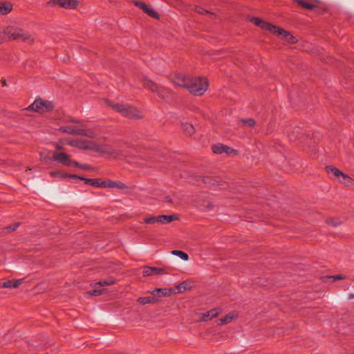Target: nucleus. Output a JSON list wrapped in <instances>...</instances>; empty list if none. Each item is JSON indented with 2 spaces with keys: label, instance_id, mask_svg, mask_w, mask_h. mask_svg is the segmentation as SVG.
Here are the masks:
<instances>
[{
  "label": "nucleus",
  "instance_id": "f257e3e1",
  "mask_svg": "<svg viewBox=\"0 0 354 354\" xmlns=\"http://www.w3.org/2000/svg\"><path fill=\"white\" fill-rule=\"evenodd\" d=\"M173 83L177 86L187 88L194 95H202L207 89L208 82L205 77H191L178 73L172 79Z\"/></svg>",
  "mask_w": 354,
  "mask_h": 354
},
{
  "label": "nucleus",
  "instance_id": "f03ea898",
  "mask_svg": "<svg viewBox=\"0 0 354 354\" xmlns=\"http://www.w3.org/2000/svg\"><path fill=\"white\" fill-rule=\"evenodd\" d=\"M6 27V39L16 41H21L28 44L33 42L32 37L15 26H7Z\"/></svg>",
  "mask_w": 354,
  "mask_h": 354
},
{
  "label": "nucleus",
  "instance_id": "7ed1b4c3",
  "mask_svg": "<svg viewBox=\"0 0 354 354\" xmlns=\"http://www.w3.org/2000/svg\"><path fill=\"white\" fill-rule=\"evenodd\" d=\"M107 104L124 117L132 119H138L142 117L140 111L133 106L120 104H114L109 100L107 101Z\"/></svg>",
  "mask_w": 354,
  "mask_h": 354
},
{
  "label": "nucleus",
  "instance_id": "20e7f679",
  "mask_svg": "<svg viewBox=\"0 0 354 354\" xmlns=\"http://www.w3.org/2000/svg\"><path fill=\"white\" fill-rule=\"evenodd\" d=\"M59 131L71 135H77L88 138L95 137V133L91 129H81L72 125L61 127Z\"/></svg>",
  "mask_w": 354,
  "mask_h": 354
},
{
  "label": "nucleus",
  "instance_id": "39448f33",
  "mask_svg": "<svg viewBox=\"0 0 354 354\" xmlns=\"http://www.w3.org/2000/svg\"><path fill=\"white\" fill-rule=\"evenodd\" d=\"M53 108L54 104L51 101H45L41 99H37L28 106V109L43 113L52 111Z\"/></svg>",
  "mask_w": 354,
  "mask_h": 354
},
{
  "label": "nucleus",
  "instance_id": "423d86ee",
  "mask_svg": "<svg viewBox=\"0 0 354 354\" xmlns=\"http://www.w3.org/2000/svg\"><path fill=\"white\" fill-rule=\"evenodd\" d=\"M143 85L145 88H149L152 92L156 93L159 95V97L162 98H165L166 97H167L169 93L167 88L159 86L158 85L156 84L155 83H153L148 79H145L143 80Z\"/></svg>",
  "mask_w": 354,
  "mask_h": 354
},
{
  "label": "nucleus",
  "instance_id": "0eeeda50",
  "mask_svg": "<svg viewBox=\"0 0 354 354\" xmlns=\"http://www.w3.org/2000/svg\"><path fill=\"white\" fill-rule=\"evenodd\" d=\"M78 3L77 0H50L48 2L49 6H56L66 8V9H73Z\"/></svg>",
  "mask_w": 354,
  "mask_h": 354
},
{
  "label": "nucleus",
  "instance_id": "6e6552de",
  "mask_svg": "<svg viewBox=\"0 0 354 354\" xmlns=\"http://www.w3.org/2000/svg\"><path fill=\"white\" fill-rule=\"evenodd\" d=\"M212 151L214 153L221 154L225 153L227 156H230L233 153H236V151L227 145L223 144H216L212 146Z\"/></svg>",
  "mask_w": 354,
  "mask_h": 354
},
{
  "label": "nucleus",
  "instance_id": "1a4fd4ad",
  "mask_svg": "<svg viewBox=\"0 0 354 354\" xmlns=\"http://www.w3.org/2000/svg\"><path fill=\"white\" fill-rule=\"evenodd\" d=\"M250 21L253 22L256 26H259L263 30H269L271 32H275L277 30V26L269 23L265 22L257 17L251 18Z\"/></svg>",
  "mask_w": 354,
  "mask_h": 354
},
{
  "label": "nucleus",
  "instance_id": "9d476101",
  "mask_svg": "<svg viewBox=\"0 0 354 354\" xmlns=\"http://www.w3.org/2000/svg\"><path fill=\"white\" fill-rule=\"evenodd\" d=\"M273 33L280 35L283 39L290 44H295L297 42V39L289 32L283 30V28L277 27V30Z\"/></svg>",
  "mask_w": 354,
  "mask_h": 354
},
{
  "label": "nucleus",
  "instance_id": "9b49d317",
  "mask_svg": "<svg viewBox=\"0 0 354 354\" xmlns=\"http://www.w3.org/2000/svg\"><path fill=\"white\" fill-rule=\"evenodd\" d=\"M54 160H57L59 162L66 166H71L73 160L70 159V156L64 153H55L53 155Z\"/></svg>",
  "mask_w": 354,
  "mask_h": 354
},
{
  "label": "nucleus",
  "instance_id": "f8f14e48",
  "mask_svg": "<svg viewBox=\"0 0 354 354\" xmlns=\"http://www.w3.org/2000/svg\"><path fill=\"white\" fill-rule=\"evenodd\" d=\"M143 276L148 277L153 274H166V272L163 268H158L156 267H148L145 266L143 268L142 271Z\"/></svg>",
  "mask_w": 354,
  "mask_h": 354
},
{
  "label": "nucleus",
  "instance_id": "ddd939ff",
  "mask_svg": "<svg viewBox=\"0 0 354 354\" xmlns=\"http://www.w3.org/2000/svg\"><path fill=\"white\" fill-rule=\"evenodd\" d=\"M68 145L72 147H76L81 149H92V142L87 140H71Z\"/></svg>",
  "mask_w": 354,
  "mask_h": 354
},
{
  "label": "nucleus",
  "instance_id": "4468645a",
  "mask_svg": "<svg viewBox=\"0 0 354 354\" xmlns=\"http://www.w3.org/2000/svg\"><path fill=\"white\" fill-rule=\"evenodd\" d=\"M101 185L102 187L118 188L120 189H123L127 187L126 185L124 183H119L111 180L102 182Z\"/></svg>",
  "mask_w": 354,
  "mask_h": 354
},
{
  "label": "nucleus",
  "instance_id": "2eb2a0df",
  "mask_svg": "<svg viewBox=\"0 0 354 354\" xmlns=\"http://www.w3.org/2000/svg\"><path fill=\"white\" fill-rule=\"evenodd\" d=\"M93 149L95 151H97V152H100V153H108V154H111V155H113V154H115L117 156H118L120 154V153L118 151H117L116 150H115L114 149L111 148V147H109V146H95Z\"/></svg>",
  "mask_w": 354,
  "mask_h": 354
},
{
  "label": "nucleus",
  "instance_id": "dca6fc26",
  "mask_svg": "<svg viewBox=\"0 0 354 354\" xmlns=\"http://www.w3.org/2000/svg\"><path fill=\"white\" fill-rule=\"evenodd\" d=\"M23 281V279H18L15 281H7L0 283V288H17Z\"/></svg>",
  "mask_w": 354,
  "mask_h": 354
},
{
  "label": "nucleus",
  "instance_id": "f3484780",
  "mask_svg": "<svg viewBox=\"0 0 354 354\" xmlns=\"http://www.w3.org/2000/svg\"><path fill=\"white\" fill-rule=\"evenodd\" d=\"M219 310L218 309H212L207 313H204L202 314L201 321L206 322L207 320L212 319L214 317H216L219 314Z\"/></svg>",
  "mask_w": 354,
  "mask_h": 354
},
{
  "label": "nucleus",
  "instance_id": "a211bd4d",
  "mask_svg": "<svg viewBox=\"0 0 354 354\" xmlns=\"http://www.w3.org/2000/svg\"><path fill=\"white\" fill-rule=\"evenodd\" d=\"M50 175L52 176V177H55V178H79L78 176H76V175H69V174H64V173H62L59 171H50Z\"/></svg>",
  "mask_w": 354,
  "mask_h": 354
},
{
  "label": "nucleus",
  "instance_id": "6ab92c4d",
  "mask_svg": "<svg viewBox=\"0 0 354 354\" xmlns=\"http://www.w3.org/2000/svg\"><path fill=\"white\" fill-rule=\"evenodd\" d=\"M176 219L177 218L174 215H160L158 216V223H169Z\"/></svg>",
  "mask_w": 354,
  "mask_h": 354
},
{
  "label": "nucleus",
  "instance_id": "aec40b11",
  "mask_svg": "<svg viewBox=\"0 0 354 354\" xmlns=\"http://www.w3.org/2000/svg\"><path fill=\"white\" fill-rule=\"evenodd\" d=\"M150 292L157 299L159 297L168 295L167 290L166 288H156L150 291Z\"/></svg>",
  "mask_w": 354,
  "mask_h": 354
},
{
  "label": "nucleus",
  "instance_id": "412c9836",
  "mask_svg": "<svg viewBox=\"0 0 354 354\" xmlns=\"http://www.w3.org/2000/svg\"><path fill=\"white\" fill-rule=\"evenodd\" d=\"M157 301H158V299L156 298H155L153 295L151 297H140L138 299V301L142 305L147 304H154V303L157 302Z\"/></svg>",
  "mask_w": 354,
  "mask_h": 354
},
{
  "label": "nucleus",
  "instance_id": "4be33fe9",
  "mask_svg": "<svg viewBox=\"0 0 354 354\" xmlns=\"http://www.w3.org/2000/svg\"><path fill=\"white\" fill-rule=\"evenodd\" d=\"M12 9V4L9 3H1L0 2V14L6 15L10 12Z\"/></svg>",
  "mask_w": 354,
  "mask_h": 354
},
{
  "label": "nucleus",
  "instance_id": "5701e85b",
  "mask_svg": "<svg viewBox=\"0 0 354 354\" xmlns=\"http://www.w3.org/2000/svg\"><path fill=\"white\" fill-rule=\"evenodd\" d=\"M326 170L328 174L333 175L337 178H338L340 176H342V172L336 167L328 166L326 167Z\"/></svg>",
  "mask_w": 354,
  "mask_h": 354
},
{
  "label": "nucleus",
  "instance_id": "b1692460",
  "mask_svg": "<svg viewBox=\"0 0 354 354\" xmlns=\"http://www.w3.org/2000/svg\"><path fill=\"white\" fill-rule=\"evenodd\" d=\"M78 179L82 180L85 181L86 185H91L95 187H102L101 185V183H100L97 179L92 178H84L83 177L79 176Z\"/></svg>",
  "mask_w": 354,
  "mask_h": 354
},
{
  "label": "nucleus",
  "instance_id": "393cba45",
  "mask_svg": "<svg viewBox=\"0 0 354 354\" xmlns=\"http://www.w3.org/2000/svg\"><path fill=\"white\" fill-rule=\"evenodd\" d=\"M299 6L308 10H313L316 7L315 5L310 3L308 0H295Z\"/></svg>",
  "mask_w": 354,
  "mask_h": 354
},
{
  "label": "nucleus",
  "instance_id": "a878e982",
  "mask_svg": "<svg viewBox=\"0 0 354 354\" xmlns=\"http://www.w3.org/2000/svg\"><path fill=\"white\" fill-rule=\"evenodd\" d=\"M236 317V314L229 313L225 317H224L223 318L220 319V322L218 324L223 325V324H228V323L231 322L233 319H234Z\"/></svg>",
  "mask_w": 354,
  "mask_h": 354
},
{
  "label": "nucleus",
  "instance_id": "bb28decb",
  "mask_svg": "<svg viewBox=\"0 0 354 354\" xmlns=\"http://www.w3.org/2000/svg\"><path fill=\"white\" fill-rule=\"evenodd\" d=\"M339 180L340 183L347 185V186H350L351 185H352V180L351 178L345 175L344 174L342 173V176H340L339 178H338Z\"/></svg>",
  "mask_w": 354,
  "mask_h": 354
},
{
  "label": "nucleus",
  "instance_id": "cd10ccee",
  "mask_svg": "<svg viewBox=\"0 0 354 354\" xmlns=\"http://www.w3.org/2000/svg\"><path fill=\"white\" fill-rule=\"evenodd\" d=\"M171 254L176 256L179 257L180 259H182L184 261H187L189 259V256L187 253L180 251V250H172Z\"/></svg>",
  "mask_w": 354,
  "mask_h": 354
},
{
  "label": "nucleus",
  "instance_id": "c85d7f7f",
  "mask_svg": "<svg viewBox=\"0 0 354 354\" xmlns=\"http://www.w3.org/2000/svg\"><path fill=\"white\" fill-rule=\"evenodd\" d=\"M183 131L188 135H192L194 131L193 125L189 123L183 124Z\"/></svg>",
  "mask_w": 354,
  "mask_h": 354
},
{
  "label": "nucleus",
  "instance_id": "c756f323",
  "mask_svg": "<svg viewBox=\"0 0 354 354\" xmlns=\"http://www.w3.org/2000/svg\"><path fill=\"white\" fill-rule=\"evenodd\" d=\"M115 283V280L113 278H109L107 279H103L98 282L100 286H111Z\"/></svg>",
  "mask_w": 354,
  "mask_h": 354
},
{
  "label": "nucleus",
  "instance_id": "7c9ffc66",
  "mask_svg": "<svg viewBox=\"0 0 354 354\" xmlns=\"http://www.w3.org/2000/svg\"><path fill=\"white\" fill-rule=\"evenodd\" d=\"M104 289L95 288L92 290L86 292V295L89 296L100 295L102 294Z\"/></svg>",
  "mask_w": 354,
  "mask_h": 354
},
{
  "label": "nucleus",
  "instance_id": "2f4dec72",
  "mask_svg": "<svg viewBox=\"0 0 354 354\" xmlns=\"http://www.w3.org/2000/svg\"><path fill=\"white\" fill-rule=\"evenodd\" d=\"M326 223L328 225H330L333 227H336V226L339 225L341 223V222L339 221H338L337 219H335L333 218H330L327 219Z\"/></svg>",
  "mask_w": 354,
  "mask_h": 354
},
{
  "label": "nucleus",
  "instance_id": "473e14b6",
  "mask_svg": "<svg viewBox=\"0 0 354 354\" xmlns=\"http://www.w3.org/2000/svg\"><path fill=\"white\" fill-rule=\"evenodd\" d=\"M242 123L246 126V127H253L254 124H255V121L254 120L252 119V118H248V119H245V120H241Z\"/></svg>",
  "mask_w": 354,
  "mask_h": 354
},
{
  "label": "nucleus",
  "instance_id": "72a5a7b5",
  "mask_svg": "<svg viewBox=\"0 0 354 354\" xmlns=\"http://www.w3.org/2000/svg\"><path fill=\"white\" fill-rule=\"evenodd\" d=\"M6 39V27H0V43L3 42Z\"/></svg>",
  "mask_w": 354,
  "mask_h": 354
},
{
  "label": "nucleus",
  "instance_id": "f704fd0d",
  "mask_svg": "<svg viewBox=\"0 0 354 354\" xmlns=\"http://www.w3.org/2000/svg\"><path fill=\"white\" fill-rule=\"evenodd\" d=\"M147 15H149L150 17H152L153 18H158V14L156 12L149 7L147 8V10L145 11Z\"/></svg>",
  "mask_w": 354,
  "mask_h": 354
},
{
  "label": "nucleus",
  "instance_id": "c9c22d12",
  "mask_svg": "<svg viewBox=\"0 0 354 354\" xmlns=\"http://www.w3.org/2000/svg\"><path fill=\"white\" fill-rule=\"evenodd\" d=\"M144 222L147 224L154 223L155 222H158V217L151 216L149 218H146L144 219Z\"/></svg>",
  "mask_w": 354,
  "mask_h": 354
},
{
  "label": "nucleus",
  "instance_id": "e433bc0d",
  "mask_svg": "<svg viewBox=\"0 0 354 354\" xmlns=\"http://www.w3.org/2000/svg\"><path fill=\"white\" fill-rule=\"evenodd\" d=\"M19 226V223H13L8 227H6L5 228V230H6V232H13L15 231Z\"/></svg>",
  "mask_w": 354,
  "mask_h": 354
},
{
  "label": "nucleus",
  "instance_id": "4c0bfd02",
  "mask_svg": "<svg viewBox=\"0 0 354 354\" xmlns=\"http://www.w3.org/2000/svg\"><path fill=\"white\" fill-rule=\"evenodd\" d=\"M134 4L136 6L141 8L144 12L148 8V6L144 2L142 1H135Z\"/></svg>",
  "mask_w": 354,
  "mask_h": 354
},
{
  "label": "nucleus",
  "instance_id": "58836bf2",
  "mask_svg": "<svg viewBox=\"0 0 354 354\" xmlns=\"http://www.w3.org/2000/svg\"><path fill=\"white\" fill-rule=\"evenodd\" d=\"M195 10L196 12H198V14H201V15L211 14L210 12H209L207 10H205L204 8H203L200 6L196 7Z\"/></svg>",
  "mask_w": 354,
  "mask_h": 354
},
{
  "label": "nucleus",
  "instance_id": "ea45409f",
  "mask_svg": "<svg viewBox=\"0 0 354 354\" xmlns=\"http://www.w3.org/2000/svg\"><path fill=\"white\" fill-rule=\"evenodd\" d=\"M201 208L203 210H210L212 209V205L209 202H205L201 205Z\"/></svg>",
  "mask_w": 354,
  "mask_h": 354
},
{
  "label": "nucleus",
  "instance_id": "a19ab883",
  "mask_svg": "<svg viewBox=\"0 0 354 354\" xmlns=\"http://www.w3.org/2000/svg\"><path fill=\"white\" fill-rule=\"evenodd\" d=\"M176 289L178 290V292H184L187 289L185 282L180 283L178 286H176Z\"/></svg>",
  "mask_w": 354,
  "mask_h": 354
},
{
  "label": "nucleus",
  "instance_id": "79ce46f5",
  "mask_svg": "<svg viewBox=\"0 0 354 354\" xmlns=\"http://www.w3.org/2000/svg\"><path fill=\"white\" fill-rule=\"evenodd\" d=\"M200 178L206 184H207V183H209V184L212 183L213 185H215V183H216V181L215 180H212V179H210L208 177H200Z\"/></svg>",
  "mask_w": 354,
  "mask_h": 354
},
{
  "label": "nucleus",
  "instance_id": "37998d69",
  "mask_svg": "<svg viewBox=\"0 0 354 354\" xmlns=\"http://www.w3.org/2000/svg\"><path fill=\"white\" fill-rule=\"evenodd\" d=\"M328 279H333V281L342 279L344 277L342 274H337L336 276L328 277Z\"/></svg>",
  "mask_w": 354,
  "mask_h": 354
},
{
  "label": "nucleus",
  "instance_id": "c03bdc74",
  "mask_svg": "<svg viewBox=\"0 0 354 354\" xmlns=\"http://www.w3.org/2000/svg\"><path fill=\"white\" fill-rule=\"evenodd\" d=\"M162 201L165 202V203H173L172 199H171V198L169 196H165L163 200H162Z\"/></svg>",
  "mask_w": 354,
  "mask_h": 354
},
{
  "label": "nucleus",
  "instance_id": "a18cd8bd",
  "mask_svg": "<svg viewBox=\"0 0 354 354\" xmlns=\"http://www.w3.org/2000/svg\"><path fill=\"white\" fill-rule=\"evenodd\" d=\"M74 165V166L77 167H83V166H82L80 165V163H79L77 162H75V161H73V165ZM84 168H85V167H84Z\"/></svg>",
  "mask_w": 354,
  "mask_h": 354
},
{
  "label": "nucleus",
  "instance_id": "49530a36",
  "mask_svg": "<svg viewBox=\"0 0 354 354\" xmlns=\"http://www.w3.org/2000/svg\"><path fill=\"white\" fill-rule=\"evenodd\" d=\"M295 133H292V135L288 134V136L290 137V139H292L293 137H297V135H294Z\"/></svg>",
  "mask_w": 354,
  "mask_h": 354
},
{
  "label": "nucleus",
  "instance_id": "de8ad7c7",
  "mask_svg": "<svg viewBox=\"0 0 354 354\" xmlns=\"http://www.w3.org/2000/svg\"><path fill=\"white\" fill-rule=\"evenodd\" d=\"M2 85H3V86H6V80H2Z\"/></svg>",
  "mask_w": 354,
  "mask_h": 354
},
{
  "label": "nucleus",
  "instance_id": "09e8293b",
  "mask_svg": "<svg viewBox=\"0 0 354 354\" xmlns=\"http://www.w3.org/2000/svg\"><path fill=\"white\" fill-rule=\"evenodd\" d=\"M72 122H75V123H78V124H82V123L80 122V121H79V120H72Z\"/></svg>",
  "mask_w": 354,
  "mask_h": 354
},
{
  "label": "nucleus",
  "instance_id": "8fccbe9b",
  "mask_svg": "<svg viewBox=\"0 0 354 354\" xmlns=\"http://www.w3.org/2000/svg\"><path fill=\"white\" fill-rule=\"evenodd\" d=\"M299 128H297V129H296V131H294V132H293V133H294L297 134V133H299Z\"/></svg>",
  "mask_w": 354,
  "mask_h": 354
},
{
  "label": "nucleus",
  "instance_id": "3c124183",
  "mask_svg": "<svg viewBox=\"0 0 354 354\" xmlns=\"http://www.w3.org/2000/svg\"><path fill=\"white\" fill-rule=\"evenodd\" d=\"M41 158L42 160H45V158H44V157L42 156V155H41Z\"/></svg>",
  "mask_w": 354,
  "mask_h": 354
},
{
  "label": "nucleus",
  "instance_id": "603ef678",
  "mask_svg": "<svg viewBox=\"0 0 354 354\" xmlns=\"http://www.w3.org/2000/svg\"><path fill=\"white\" fill-rule=\"evenodd\" d=\"M57 149H61V147H59V146H57Z\"/></svg>",
  "mask_w": 354,
  "mask_h": 354
}]
</instances>
